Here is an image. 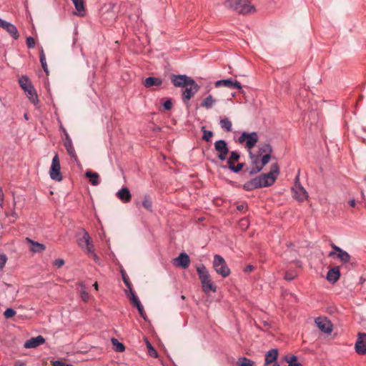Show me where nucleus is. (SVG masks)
<instances>
[{
	"label": "nucleus",
	"mask_w": 366,
	"mask_h": 366,
	"mask_svg": "<svg viewBox=\"0 0 366 366\" xmlns=\"http://www.w3.org/2000/svg\"><path fill=\"white\" fill-rule=\"evenodd\" d=\"M258 142V134L257 132H243L238 138V142L239 144H245V148L249 152L250 159H253L254 162H257V159L255 154L252 152L255 144Z\"/></svg>",
	"instance_id": "1"
},
{
	"label": "nucleus",
	"mask_w": 366,
	"mask_h": 366,
	"mask_svg": "<svg viewBox=\"0 0 366 366\" xmlns=\"http://www.w3.org/2000/svg\"><path fill=\"white\" fill-rule=\"evenodd\" d=\"M226 8L235 11L241 14H247L254 9L247 0H226L224 2Z\"/></svg>",
	"instance_id": "2"
},
{
	"label": "nucleus",
	"mask_w": 366,
	"mask_h": 366,
	"mask_svg": "<svg viewBox=\"0 0 366 366\" xmlns=\"http://www.w3.org/2000/svg\"><path fill=\"white\" fill-rule=\"evenodd\" d=\"M197 272L202 285V290L205 293L216 292V287L213 285L210 274L204 264L197 267Z\"/></svg>",
	"instance_id": "3"
},
{
	"label": "nucleus",
	"mask_w": 366,
	"mask_h": 366,
	"mask_svg": "<svg viewBox=\"0 0 366 366\" xmlns=\"http://www.w3.org/2000/svg\"><path fill=\"white\" fill-rule=\"evenodd\" d=\"M279 174V167L277 164H274L271 166V170L269 173L262 174L257 177L255 179L259 188L268 187L275 182L276 177Z\"/></svg>",
	"instance_id": "4"
},
{
	"label": "nucleus",
	"mask_w": 366,
	"mask_h": 366,
	"mask_svg": "<svg viewBox=\"0 0 366 366\" xmlns=\"http://www.w3.org/2000/svg\"><path fill=\"white\" fill-rule=\"evenodd\" d=\"M213 267L215 272L222 277H227L230 274V269L228 267L224 259L219 254L214 255Z\"/></svg>",
	"instance_id": "5"
},
{
	"label": "nucleus",
	"mask_w": 366,
	"mask_h": 366,
	"mask_svg": "<svg viewBox=\"0 0 366 366\" xmlns=\"http://www.w3.org/2000/svg\"><path fill=\"white\" fill-rule=\"evenodd\" d=\"M82 237L78 239V244L87 253L92 254L94 261L97 262L98 257L94 252V246L91 237L85 229H82Z\"/></svg>",
	"instance_id": "6"
},
{
	"label": "nucleus",
	"mask_w": 366,
	"mask_h": 366,
	"mask_svg": "<svg viewBox=\"0 0 366 366\" xmlns=\"http://www.w3.org/2000/svg\"><path fill=\"white\" fill-rule=\"evenodd\" d=\"M200 86L194 80L189 84L182 91V100L184 103L188 104L189 100L199 92Z\"/></svg>",
	"instance_id": "7"
},
{
	"label": "nucleus",
	"mask_w": 366,
	"mask_h": 366,
	"mask_svg": "<svg viewBox=\"0 0 366 366\" xmlns=\"http://www.w3.org/2000/svg\"><path fill=\"white\" fill-rule=\"evenodd\" d=\"M255 156H256L257 159H258L257 162H254L253 159H250L252 164L253 165V167L250 171V174H252L260 172L263 169V167L269 162L270 158H271V154L262 155V158H260L261 156H259V155L255 154Z\"/></svg>",
	"instance_id": "8"
},
{
	"label": "nucleus",
	"mask_w": 366,
	"mask_h": 366,
	"mask_svg": "<svg viewBox=\"0 0 366 366\" xmlns=\"http://www.w3.org/2000/svg\"><path fill=\"white\" fill-rule=\"evenodd\" d=\"M61 167L58 154H56L52 159L51 165L49 171L50 177L53 180L61 181L62 175L60 172Z\"/></svg>",
	"instance_id": "9"
},
{
	"label": "nucleus",
	"mask_w": 366,
	"mask_h": 366,
	"mask_svg": "<svg viewBox=\"0 0 366 366\" xmlns=\"http://www.w3.org/2000/svg\"><path fill=\"white\" fill-rule=\"evenodd\" d=\"M293 197L297 201L302 202L308 198V193L299 182V177H296V182L292 189Z\"/></svg>",
	"instance_id": "10"
},
{
	"label": "nucleus",
	"mask_w": 366,
	"mask_h": 366,
	"mask_svg": "<svg viewBox=\"0 0 366 366\" xmlns=\"http://www.w3.org/2000/svg\"><path fill=\"white\" fill-rule=\"evenodd\" d=\"M214 149L217 152V157L221 161H224L229 153V148L226 141L220 139L214 142Z\"/></svg>",
	"instance_id": "11"
},
{
	"label": "nucleus",
	"mask_w": 366,
	"mask_h": 366,
	"mask_svg": "<svg viewBox=\"0 0 366 366\" xmlns=\"http://www.w3.org/2000/svg\"><path fill=\"white\" fill-rule=\"evenodd\" d=\"M193 80L192 78L185 74H173L171 76V81L175 87L184 88Z\"/></svg>",
	"instance_id": "12"
},
{
	"label": "nucleus",
	"mask_w": 366,
	"mask_h": 366,
	"mask_svg": "<svg viewBox=\"0 0 366 366\" xmlns=\"http://www.w3.org/2000/svg\"><path fill=\"white\" fill-rule=\"evenodd\" d=\"M332 247L334 249L333 251H331L329 253V257H334L335 255L337 256V257L342 262V263H347L350 260V255L348 252L343 250L340 247L336 246L335 244H332Z\"/></svg>",
	"instance_id": "13"
},
{
	"label": "nucleus",
	"mask_w": 366,
	"mask_h": 366,
	"mask_svg": "<svg viewBox=\"0 0 366 366\" xmlns=\"http://www.w3.org/2000/svg\"><path fill=\"white\" fill-rule=\"evenodd\" d=\"M215 86H225L229 89H237L240 91L242 89L241 84L238 81L232 79L218 80L215 82Z\"/></svg>",
	"instance_id": "14"
},
{
	"label": "nucleus",
	"mask_w": 366,
	"mask_h": 366,
	"mask_svg": "<svg viewBox=\"0 0 366 366\" xmlns=\"http://www.w3.org/2000/svg\"><path fill=\"white\" fill-rule=\"evenodd\" d=\"M315 323L317 327L325 333L330 334L332 331V325L329 320L323 317H317Z\"/></svg>",
	"instance_id": "15"
},
{
	"label": "nucleus",
	"mask_w": 366,
	"mask_h": 366,
	"mask_svg": "<svg viewBox=\"0 0 366 366\" xmlns=\"http://www.w3.org/2000/svg\"><path fill=\"white\" fill-rule=\"evenodd\" d=\"M355 351L357 354H366V334L359 333L355 342Z\"/></svg>",
	"instance_id": "16"
},
{
	"label": "nucleus",
	"mask_w": 366,
	"mask_h": 366,
	"mask_svg": "<svg viewBox=\"0 0 366 366\" xmlns=\"http://www.w3.org/2000/svg\"><path fill=\"white\" fill-rule=\"evenodd\" d=\"M190 263V259L189 255L185 252H182L180 254L174 259V264L180 267L183 269L189 267Z\"/></svg>",
	"instance_id": "17"
},
{
	"label": "nucleus",
	"mask_w": 366,
	"mask_h": 366,
	"mask_svg": "<svg viewBox=\"0 0 366 366\" xmlns=\"http://www.w3.org/2000/svg\"><path fill=\"white\" fill-rule=\"evenodd\" d=\"M116 196L123 203H128L132 199V194L127 187H122L116 193Z\"/></svg>",
	"instance_id": "18"
},
{
	"label": "nucleus",
	"mask_w": 366,
	"mask_h": 366,
	"mask_svg": "<svg viewBox=\"0 0 366 366\" xmlns=\"http://www.w3.org/2000/svg\"><path fill=\"white\" fill-rule=\"evenodd\" d=\"M340 277V272L339 267H334L329 269L326 278L328 282L334 284L337 282Z\"/></svg>",
	"instance_id": "19"
},
{
	"label": "nucleus",
	"mask_w": 366,
	"mask_h": 366,
	"mask_svg": "<svg viewBox=\"0 0 366 366\" xmlns=\"http://www.w3.org/2000/svg\"><path fill=\"white\" fill-rule=\"evenodd\" d=\"M45 342L44 338L39 335L36 337H32L30 340H27L24 343V347L25 348H35L38 347L39 345L43 344Z\"/></svg>",
	"instance_id": "20"
},
{
	"label": "nucleus",
	"mask_w": 366,
	"mask_h": 366,
	"mask_svg": "<svg viewBox=\"0 0 366 366\" xmlns=\"http://www.w3.org/2000/svg\"><path fill=\"white\" fill-rule=\"evenodd\" d=\"M278 356V350L277 349H272L269 350L266 355L264 358V364L269 365L270 363H274L277 361Z\"/></svg>",
	"instance_id": "21"
},
{
	"label": "nucleus",
	"mask_w": 366,
	"mask_h": 366,
	"mask_svg": "<svg viewBox=\"0 0 366 366\" xmlns=\"http://www.w3.org/2000/svg\"><path fill=\"white\" fill-rule=\"evenodd\" d=\"M144 86L147 88L152 86H159L162 84V80L157 77L149 76L144 81Z\"/></svg>",
	"instance_id": "22"
},
{
	"label": "nucleus",
	"mask_w": 366,
	"mask_h": 366,
	"mask_svg": "<svg viewBox=\"0 0 366 366\" xmlns=\"http://www.w3.org/2000/svg\"><path fill=\"white\" fill-rule=\"evenodd\" d=\"M26 240L31 244V250L33 252H41L46 249L45 245L41 243L35 242L29 238H26Z\"/></svg>",
	"instance_id": "23"
},
{
	"label": "nucleus",
	"mask_w": 366,
	"mask_h": 366,
	"mask_svg": "<svg viewBox=\"0 0 366 366\" xmlns=\"http://www.w3.org/2000/svg\"><path fill=\"white\" fill-rule=\"evenodd\" d=\"M75 9L76 10V14L80 16H83L85 14V9H84V4L83 0H71Z\"/></svg>",
	"instance_id": "24"
},
{
	"label": "nucleus",
	"mask_w": 366,
	"mask_h": 366,
	"mask_svg": "<svg viewBox=\"0 0 366 366\" xmlns=\"http://www.w3.org/2000/svg\"><path fill=\"white\" fill-rule=\"evenodd\" d=\"M64 145L66 149V152L69 154V156L71 158H74L75 160H76V154L74 147L73 146L72 141L71 140L64 141Z\"/></svg>",
	"instance_id": "25"
},
{
	"label": "nucleus",
	"mask_w": 366,
	"mask_h": 366,
	"mask_svg": "<svg viewBox=\"0 0 366 366\" xmlns=\"http://www.w3.org/2000/svg\"><path fill=\"white\" fill-rule=\"evenodd\" d=\"M24 92L27 97L33 104H36L38 102V96L35 89H34V86H31V89H28Z\"/></svg>",
	"instance_id": "26"
},
{
	"label": "nucleus",
	"mask_w": 366,
	"mask_h": 366,
	"mask_svg": "<svg viewBox=\"0 0 366 366\" xmlns=\"http://www.w3.org/2000/svg\"><path fill=\"white\" fill-rule=\"evenodd\" d=\"M216 103V99L212 95L207 97L201 103V106L205 109H211Z\"/></svg>",
	"instance_id": "27"
},
{
	"label": "nucleus",
	"mask_w": 366,
	"mask_h": 366,
	"mask_svg": "<svg viewBox=\"0 0 366 366\" xmlns=\"http://www.w3.org/2000/svg\"><path fill=\"white\" fill-rule=\"evenodd\" d=\"M86 177L89 179L90 182L92 185L96 186L99 184V174L97 172L87 171L86 172Z\"/></svg>",
	"instance_id": "28"
},
{
	"label": "nucleus",
	"mask_w": 366,
	"mask_h": 366,
	"mask_svg": "<svg viewBox=\"0 0 366 366\" xmlns=\"http://www.w3.org/2000/svg\"><path fill=\"white\" fill-rule=\"evenodd\" d=\"M272 152V147L269 144H264L259 147L258 154L256 155H264V154H271Z\"/></svg>",
	"instance_id": "29"
},
{
	"label": "nucleus",
	"mask_w": 366,
	"mask_h": 366,
	"mask_svg": "<svg viewBox=\"0 0 366 366\" xmlns=\"http://www.w3.org/2000/svg\"><path fill=\"white\" fill-rule=\"evenodd\" d=\"M78 285L79 287V292L82 300L84 302H87L89 298V295L86 291L85 285L83 282H79Z\"/></svg>",
	"instance_id": "30"
},
{
	"label": "nucleus",
	"mask_w": 366,
	"mask_h": 366,
	"mask_svg": "<svg viewBox=\"0 0 366 366\" xmlns=\"http://www.w3.org/2000/svg\"><path fill=\"white\" fill-rule=\"evenodd\" d=\"M19 85L20 86L24 89V91L31 89V86H33L27 76H21L19 80Z\"/></svg>",
	"instance_id": "31"
},
{
	"label": "nucleus",
	"mask_w": 366,
	"mask_h": 366,
	"mask_svg": "<svg viewBox=\"0 0 366 366\" xmlns=\"http://www.w3.org/2000/svg\"><path fill=\"white\" fill-rule=\"evenodd\" d=\"M240 158L239 153L236 151H232L230 152V156L227 159V165L228 167L234 165L235 162H238Z\"/></svg>",
	"instance_id": "32"
},
{
	"label": "nucleus",
	"mask_w": 366,
	"mask_h": 366,
	"mask_svg": "<svg viewBox=\"0 0 366 366\" xmlns=\"http://www.w3.org/2000/svg\"><path fill=\"white\" fill-rule=\"evenodd\" d=\"M285 360L288 363V366H302L301 363L297 361V357L295 355L285 357Z\"/></svg>",
	"instance_id": "33"
},
{
	"label": "nucleus",
	"mask_w": 366,
	"mask_h": 366,
	"mask_svg": "<svg viewBox=\"0 0 366 366\" xmlns=\"http://www.w3.org/2000/svg\"><path fill=\"white\" fill-rule=\"evenodd\" d=\"M220 126L222 127V129H223L224 131L226 132H231L232 131V122L231 121L225 117V118H223L220 120Z\"/></svg>",
	"instance_id": "34"
},
{
	"label": "nucleus",
	"mask_w": 366,
	"mask_h": 366,
	"mask_svg": "<svg viewBox=\"0 0 366 366\" xmlns=\"http://www.w3.org/2000/svg\"><path fill=\"white\" fill-rule=\"evenodd\" d=\"M237 366H254V363L251 360L245 357H241L237 361Z\"/></svg>",
	"instance_id": "35"
},
{
	"label": "nucleus",
	"mask_w": 366,
	"mask_h": 366,
	"mask_svg": "<svg viewBox=\"0 0 366 366\" xmlns=\"http://www.w3.org/2000/svg\"><path fill=\"white\" fill-rule=\"evenodd\" d=\"M6 31L14 39H17L19 36L16 27L11 23L6 28Z\"/></svg>",
	"instance_id": "36"
},
{
	"label": "nucleus",
	"mask_w": 366,
	"mask_h": 366,
	"mask_svg": "<svg viewBox=\"0 0 366 366\" xmlns=\"http://www.w3.org/2000/svg\"><path fill=\"white\" fill-rule=\"evenodd\" d=\"M142 206L147 210L152 211V202L149 195H145L142 201Z\"/></svg>",
	"instance_id": "37"
},
{
	"label": "nucleus",
	"mask_w": 366,
	"mask_h": 366,
	"mask_svg": "<svg viewBox=\"0 0 366 366\" xmlns=\"http://www.w3.org/2000/svg\"><path fill=\"white\" fill-rule=\"evenodd\" d=\"M244 188L247 190H252L259 188L255 178H254L249 182H246L244 184Z\"/></svg>",
	"instance_id": "38"
},
{
	"label": "nucleus",
	"mask_w": 366,
	"mask_h": 366,
	"mask_svg": "<svg viewBox=\"0 0 366 366\" xmlns=\"http://www.w3.org/2000/svg\"><path fill=\"white\" fill-rule=\"evenodd\" d=\"M112 342L113 345L114 346V349L117 352H122L124 351V350H125L124 345L122 343L119 342L117 339L112 338Z\"/></svg>",
	"instance_id": "39"
},
{
	"label": "nucleus",
	"mask_w": 366,
	"mask_h": 366,
	"mask_svg": "<svg viewBox=\"0 0 366 366\" xmlns=\"http://www.w3.org/2000/svg\"><path fill=\"white\" fill-rule=\"evenodd\" d=\"M125 293L129 298V300L131 301V302H134L135 300L138 299V297L137 296L135 292L133 290L132 287L128 288L125 290Z\"/></svg>",
	"instance_id": "40"
},
{
	"label": "nucleus",
	"mask_w": 366,
	"mask_h": 366,
	"mask_svg": "<svg viewBox=\"0 0 366 366\" xmlns=\"http://www.w3.org/2000/svg\"><path fill=\"white\" fill-rule=\"evenodd\" d=\"M202 130L204 133L202 139L206 142H209L212 137L213 136V132L211 131L206 130L204 127H202Z\"/></svg>",
	"instance_id": "41"
},
{
	"label": "nucleus",
	"mask_w": 366,
	"mask_h": 366,
	"mask_svg": "<svg viewBox=\"0 0 366 366\" xmlns=\"http://www.w3.org/2000/svg\"><path fill=\"white\" fill-rule=\"evenodd\" d=\"M147 349H148L149 354V355L151 357H155V358L158 357V352L152 347V345H151V343L149 342H147Z\"/></svg>",
	"instance_id": "42"
},
{
	"label": "nucleus",
	"mask_w": 366,
	"mask_h": 366,
	"mask_svg": "<svg viewBox=\"0 0 366 366\" xmlns=\"http://www.w3.org/2000/svg\"><path fill=\"white\" fill-rule=\"evenodd\" d=\"M16 315V311L12 308H7L4 312L5 318L9 319L13 317Z\"/></svg>",
	"instance_id": "43"
},
{
	"label": "nucleus",
	"mask_w": 366,
	"mask_h": 366,
	"mask_svg": "<svg viewBox=\"0 0 366 366\" xmlns=\"http://www.w3.org/2000/svg\"><path fill=\"white\" fill-rule=\"evenodd\" d=\"M243 167H244V164L239 163L237 165H234V164L232 165V166L229 167L228 168L233 172L237 173L242 169Z\"/></svg>",
	"instance_id": "44"
},
{
	"label": "nucleus",
	"mask_w": 366,
	"mask_h": 366,
	"mask_svg": "<svg viewBox=\"0 0 366 366\" xmlns=\"http://www.w3.org/2000/svg\"><path fill=\"white\" fill-rule=\"evenodd\" d=\"M122 277L124 283L127 287V289L132 287V285L129 280V277H127V275L126 274L124 271H122Z\"/></svg>",
	"instance_id": "45"
},
{
	"label": "nucleus",
	"mask_w": 366,
	"mask_h": 366,
	"mask_svg": "<svg viewBox=\"0 0 366 366\" xmlns=\"http://www.w3.org/2000/svg\"><path fill=\"white\" fill-rule=\"evenodd\" d=\"M26 44L28 48L32 49L35 46V40L33 37L29 36L26 39Z\"/></svg>",
	"instance_id": "46"
},
{
	"label": "nucleus",
	"mask_w": 366,
	"mask_h": 366,
	"mask_svg": "<svg viewBox=\"0 0 366 366\" xmlns=\"http://www.w3.org/2000/svg\"><path fill=\"white\" fill-rule=\"evenodd\" d=\"M6 261L7 257L4 254H0V270L3 269L6 263Z\"/></svg>",
	"instance_id": "47"
},
{
	"label": "nucleus",
	"mask_w": 366,
	"mask_h": 366,
	"mask_svg": "<svg viewBox=\"0 0 366 366\" xmlns=\"http://www.w3.org/2000/svg\"><path fill=\"white\" fill-rule=\"evenodd\" d=\"M239 224L242 229H247L249 227V220L247 218H242Z\"/></svg>",
	"instance_id": "48"
},
{
	"label": "nucleus",
	"mask_w": 366,
	"mask_h": 366,
	"mask_svg": "<svg viewBox=\"0 0 366 366\" xmlns=\"http://www.w3.org/2000/svg\"><path fill=\"white\" fill-rule=\"evenodd\" d=\"M163 107L164 108L166 109V110H169L172 109V103L171 102V100L168 99L167 101H165L164 103H163Z\"/></svg>",
	"instance_id": "49"
},
{
	"label": "nucleus",
	"mask_w": 366,
	"mask_h": 366,
	"mask_svg": "<svg viewBox=\"0 0 366 366\" xmlns=\"http://www.w3.org/2000/svg\"><path fill=\"white\" fill-rule=\"evenodd\" d=\"M53 366H72L71 364H66L60 360H56L53 362Z\"/></svg>",
	"instance_id": "50"
},
{
	"label": "nucleus",
	"mask_w": 366,
	"mask_h": 366,
	"mask_svg": "<svg viewBox=\"0 0 366 366\" xmlns=\"http://www.w3.org/2000/svg\"><path fill=\"white\" fill-rule=\"evenodd\" d=\"M10 24L11 23H9L5 20H3L0 18V27H1L2 29L6 30Z\"/></svg>",
	"instance_id": "51"
},
{
	"label": "nucleus",
	"mask_w": 366,
	"mask_h": 366,
	"mask_svg": "<svg viewBox=\"0 0 366 366\" xmlns=\"http://www.w3.org/2000/svg\"><path fill=\"white\" fill-rule=\"evenodd\" d=\"M64 264V261L63 259H56L54 262V265L57 267H59V268L62 267Z\"/></svg>",
	"instance_id": "52"
},
{
	"label": "nucleus",
	"mask_w": 366,
	"mask_h": 366,
	"mask_svg": "<svg viewBox=\"0 0 366 366\" xmlns=\"http://www.w3.org/2000/svg\"><path fill=\"white\" fill-rule=\"evenodd\" d=\"M40 62H41V66H42L44 71L46 74H48L49 71H48V66H47V64H46V59H44V61L43 60H40Z\"/></svg>",
	"instance_id": "53"
},
{
	"label": "nucleus",
	"mask_w": 366,
	"mask_h": 366,
	"mask_svg": "<svg viewBox=\"0 0 366 366\" xmlns=\"http://www.w3.org/2000/svg\"><path fill=\"white\" fill-rule=\"evenodd\" d=\"M4 201V194L2 189L0 187V206L2 207Z\"/></svg>",
	"instance_id": "54"
},
{
	"label": "nucleus",
	"mask_w": 366,
	"mask_h": 366,
	"mask_svg": "<svg viewBox=\"0 0 366 366\" xmlns=\"http://www.w3.org/2000/svg\"><path fill=\"white\" fill-rule=\"evenodd\" d=\"M61 129H62V131L64 132V136H65V139H64V141L71 140L69 134L67 133L66 129L62 126H61Z\"/></svg>",
	"instance_id": "55"
},
{
	"label": "nucleus",
	"mask_w": 366,
	"mask_h": 366,
	"mask_svg": "<svg viewBox=\"0 0 366 366\" xmlns=\"http://www.w3.org/2000/svg\"><path fill=\"white\" fill-rule=\"evenodd\" d=\"M39 59H40V60H43V61H44V59H46V56H45L43 47H41V46L40 47V51H39Z\"/></svg>",
	"instance_id": "56"
},
{
	"label": "nucleus",
	"mask_w": 366,
	"mask_h": 366,
	"mask_svg": "<svg viewBox=\"0 0 366 366\" xmlns=\"http://www.w3.org/2000/svg\"><path fill=\"white\" fill-rule=\"evenodd\" d=\"M140 316L144 320H147V315L144 310V307L142 309H140L139 310H138Z\"/></svg>",
	"instance_id": "57"
},
{
	"label": "nucleus",
	"mask_w": 366,
	"mask_h": 366,
	"mask_svg": "<svg viewBox=\"0 0 366 366\" xmlns=\"http://www.w3.org/2000/svg\"><path fill=\"white\" fill-rule=\"evenodd\" d=\"M132 304L133 305L134 307H136L137 305L141 304V302L138 298V299L135 300L134 302H132Z\"/></svg>",
	"instance_id": "58"
},
{
	"label": "nucleus",
	"mask_w": 366,
	"mask_h": 366,
	"mask_svg": "<svg viewBox=\"0 0 366 366\" xmlns=\"http://www.w3.org/2000/svg\"><path fill=\"white\" fill-rule=\"evenodd\" d=\"M285 280H292L294 279V277L288 273H287L285 276Z\"/></svg>",
	"instance_id": "59"
},
{
	"label": "nucleus",
	"mask_w": 366,
	"mask_h": 366,
	"mask_svg": "<svg viewBox=\"0 0 366 366\" xmlns=\"http://www.w3.org/2000/svg\"><path fill=\"white\" fill-rule=\"evenodd\" d=\"M246 207V206L243 204H239L237 207V209L239 210V211H243L244 209V208Z\"/></svg>",
	"instance_id": "60"
},
{
	"label": "nucleus",
	"mask_w": 366,
	"mask_h": 366,
	"mask_svg": "<svg viewBox=\"0 0 366 366\" xmlns=\"http://www.w3.org/2000/svg\"><path fill=\"white\" fill-rule=\"evenodd\" d=\"M348 203L352 207H355L356 202L354 199H350Z\"/></svg>",
	"instance_id": "61"
},
{
	"label": "nucleus",
	"mask_w": 366,
	"mask_h": 366,
	"mask_svg": "<svg viewBox=\"0 0 366 366\" xmlns=\"http://www.w3.org/2000/svg\"><path fill=\"white\" fill-rule=\"evenodd\" d=\"M264 366H280V364L277 362H275L269 365L264 364Z\"/></svg>",
	"instance_id": "62"
},
{
	"label": "nucleus",
	"mask_w": 366,
	"mask_h": 366,
	"mask_svg": "<svg viewBox=\"0 0 366 366\" xmlns=\"http://www.w3.org/2000/svg\"><path fill=\"white\" fill-rule=\"evenodd\" d=\"M253 269V267L252 265H248L247 267L246 271H252Z\"/></svg>",
	"instance_id": "63"
},
{
	"label": "nucleus",
	"mask_w": 366,
	"mask_h": 366,
	"mask_svg": "<svg viewBox=\"0 0 366 366\" xmlns=\"http://www.w3.org/2000/svg\"><path fill=\"white\" fill-rule=\"evenodd\" d=\"M93 286H94V289H95L96 290H98L99 287H98V284H97V282H95V283L93 285Z\"/></svg>",
	"instance_id": "64"
}]
</instances>
